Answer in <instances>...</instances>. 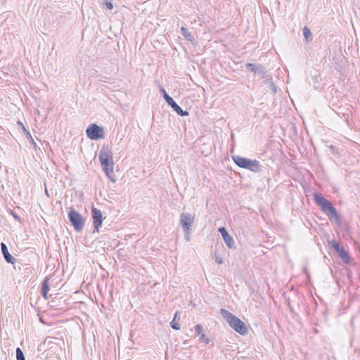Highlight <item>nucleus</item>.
Instances as JSON below:
<instances>
[{"mask_svg": "<svg viewBox=\"0 0 360 360\" xmlns=\"http://www.w3.org/2000/svg\"><path fill=\"white\" fill-rule=\"evenodd\" d=\"M199 341L202 343H204L205 345H208L209 342H210V339L206 336V335L204 333V334H202L201 335H200V338H199Z\"/></svg>", "mask_w": 360, "mask_h": 360, "instance_id": "4be33fe9", "label": "nucleus"}, {"mask_svg": "<svg viewBox=\"0 0 360 360\" xmlns=\"http://www.w3.org/2000/svg\"><path fill=\"white\" fill-rule=\"evenodd\" d=\"M86 134L91 140H98L104 137V129L103 127L93 123L88 126Z\"/></svg>", "mask_w": 360, "mask_h": 360, "instance_id": "0eeeda50", "label": "nucleus"}, {"mask_svg": "<svg viewBox=\"0 0 360 360\" xmlns=\"http://www.w3.org/2000/svg\"><path fill=\"white\" fill-rule=\"evenodd\" d=\"M11 214L13 215V217L16 219V220H18L20 221V217H18V215L15 213L14 212L11 211Z\"/></svg>", "mask_w": 360, "mask_h": 360, "instance_id": "2f4dec72", "label": "nucleus"}, {"mask_svg": "<svg viewBox=\"0 0 360 360\" xmlns=\"http://www.w3.org/2000/svg\"><path fill=\"white\" fill-rule=\"evenodd\" d=\"M18 124L19 126H20V127L22 128V131H23V132H24L25 134H26V133H27V131H29L25 128V127L24 126V124H23L21 122L18 121Z\"/></svg>", "mask_w": 360, "mask_h": 360, "instance_id": "c85d7f7f", "label": "nucleus"}, {"mask_svg": "<svg viewBox=\"0 0 360 360\" xmlns=\"http://www.w3.org/2000/svg\"><path fill=\"white\" fill-rule=\"evenodd\" d=\"M181 34L184 36V39L188 41H193L194 40L193 34L189 32L185 27H181Z\"/></svg>", "mask_w": 360, "mask_h": 360, "instance_id": "2eb2a0df", "label": "nucleus"}, {"mask_svg": "<svg viewBox=\"0 0 360 360\" xmlns=\"http://www.w3.org/2000/svg\"><path fill=\"white\" fill-rule=\"evenodd\" d=\"M1 251L5 261L11 264H14L16 259L9 253L8 247L4 243H1Z\"/></svg>", "mask_w": 360, "mask_h": 360, "instance_id": "9b49d317", "label": "nucleus"}, {"mask_svg": "<svg viewBox=\"0 0 360 360\" xmlns=\"http://www.w3.org/2000/svg\"><path fill=\"white\" fill-rule=\"evenodd\" d=\"M330 148L331 149L332 152L334 153V154H338V149L336 146H333V145H330Z\"/></svg>", "mask_w": 360, "mask_h": 360, "instance_id": "cd10ccee", "label": "nucleus"}, {"mask_svg": "<svg viewBox=\"0 0 360 360\" xmlns=\"http://www.w3.org/2000/svg\"><path fill=\"white\" fill-rule=\"evenodd\" d=\"M245 67H246L247 70H248L249 71L255 72L257 65H256L253 63H248L245 65Z\"/></svg>", "mask_w": 360, "mask_h": 360, "instance_id": "393cba45", "label": "nucleus"}, {"mask_svg": "<svg viewBox=\"0 0 360 360\" xmlns=\"http://www.w3.org/2000/svg\"><path fill=\"white\" fill-rule=\"evenodd\" d=\"M68 217L76 231H81L84 229L85 220L79 212L71 207L68 212Z\"/></svg>", "mask_w": 360, "mask_h": 360, "instance_id": "423d86ee", "label": "nucleus"}, {"mask_svg": "<svg viewBox=\"0 0 360 360\" xmlns=\"http://www.w3.org/2000/svg\"><path fill=\"white\" fill-rule=\"evenodd\" d=\"M184 238L186 241L190 240V233L191 231H188V232H184Z\"/></svg>", "mask_w": 360, "mask_h": 360, "instance_id": "7c9ffc66", "label": "nucleus"}, {"mask_svg": "<svg viewBox=\"0 0 360 360\" xmlns=\"http://www.w3.org/2000/svg\"><path fill=\"white\" fill-rule=\"evenodd\" d=\"M195 220V216L188 212H182L180 215V224L184 232L191 231L192 224Z\"/></svg>", "mask_w": 360, "mask_h": 360, "instance_id": "6e6552de", "label": "nucleus"}, {"mask_svg": "<svg viewBox=\"0 0 360 360\" xmlns=\"http://www.w3.org/2000/svg\"><path fill=\"white\" fill-rule=\"evenodd\" d=\"M25 134L26 135V137L29 140L30 144L34 146V148H36L37 147V143L34 141V139L32 138V136L31 134L30 133V131H27V133Z\"/></svg>", "mask_w": 360, "mask_h": 360, "instance_id": "412c9836", "label": "nucleus"}, {"mask_svg": "<svg viewBox=\"0 0 360 360\" xmlns=\"http://www.w3.org/2000/svg\"><path fill=\"white\" fill-rule=\"evenodd\" d=\"M220 314L227 321L230 327L239 334L244 335L248 333L245 323L228 310L221 309Z\"/></svg>", "mask_w": 360, "mask_h": 360, "instance_id": "7ed1b4c3", "label": "nucleus"}, {"mask_svg": "<svg viewBox=\"0 0 360 360\" xmlns=\"http://www.w3.org/2000/svg\"><path fill=\"white\" fill-rule=\"evenodd\" d=\"M91 217L93 219V226L94 228V231L98 233L103 221L102 212L96 207H92Z\"/></svg>", "mask_w": 360, "mask_h": 360, "instance_id": "1a4fd4ad", "label": "nucleus"}, {"mask_svg": "<svg viewBox=\"0 0 360 360\" xmlns=\"http://www.w3.org/2000/svg\"><path fill=\"white\" fill-rule=\"evenodd\" d=\"M168 105H169L177 115L181 117L188 116L189 112L187 110H183V109L176 103V101L172 98L168 103Z\"/></svg>", "mask_w": 360, "mask_h": 360, "instance_id": "f8f14e48", "label": "nucleus"}, {"mask_svg": "<svg viewBox=\"0 0 360 360\" xmlns=\"http://www.w3.org/2000/svg\"><path fill=\"white\" fill-rule=\"evenodd\" d=\"M160 93L162 94V97L167 102V103L172 98L166 91L164 87L162 86H159Z\"/></svg>", "mask_w": 360, "mask_h": 360, "instance_id": "a211bd4d", "label": "nucleus"}, {"mask_svg": "<svg viewBox=\"0 0 360 360\" xmlns=\"http://www.w3.org/2000/svg\"><path fill=\"white\" fill-rule=\"evenodd\" d=\"M303 35L307 41H311L313 39L312 34L307 27H304L302 30Z\"/></svg>", "mask_w": 360, "mask_h": 360, "instance_id": "f3484780", "label": "nucleus"}, {"mask_svg": "<svg viewBox=\"0 0 360 360\" xmlns=\"http://www.w3.org/2000/svg\"><path fill=\"white\" fill-rule=\"evenodd\" d=\"M171 327L174 330H179L180 329V324L178 322H176L174 319H173L170 322Z\"/></svg>", "mask_w": 360, "mask_h": 360, "instance_id": "a878e982", "label": "nucleus"}, {"mask_svg": "<svg viewBox=\"0 0 360 360\" xmlns=\"http://www.w3.org/2000/svg\"><path fill=\"white\" fill-rule=\"evenodd\" d=\"M314 200L321 207L322 212L326 214L330 220L334 219L337 224L340 225L341 224L340 215L338 213L331 202L324 198L321 193H314Z\"/></svg>", "mask_w": 360, "mask_h": 360, "instance_id": "f257e3e1", "label": "nucleus"}, {"mask_svg": "<svg viewBox=\"0 0 360 360\" xmlns=\"http://www.w3.org/2000/svg\"><path fill=\"white\" fill-rule=\"evenodd\" d=\"M49 278L46 277L41 283V296L46 300H47L49 298L48 292L50 289L49 285Z\"/></svg>", "mask_w": 360, "mask_h": 360, "instance_id": "ddd939ff", "label": "nucleus"}, {"mask_svg": "<svg viewBox=\"0 0 360 360\" xmlns=\"http://www.w3.org/2000/svg\"><path fill=\"white\" fill-rule=\"evenodd\" d=\"M194 328H195V331L197 333V335H201L202 334H204L203 327L200 324L195 325Z\"/></svg>", "mask_w": 360, "mask_h": 360, "instance_id": "b1692460", "label": "nucleus"}, {"mask_svg": "<svg viewBox=\"0 0 360 360\" xmlns=\"http://www.w3.org/2000/svg\"><path fill=\"white\" fill-rule=\"evenodd\" d=\"M214 258L215 262L217 263L218 264H223V262H224L223 259L221 257H220L219 255V254L217 252V251H214Z\"/></svg>", "mask_w": 360, "mask_h": 360, "instance_id": "5701e85b", "label": "nucleus"}, {"mask_svg": "<svg viewBox=\"0 0 360 360\" xmlns=\"http://www.w3.org/2000/svg\"><path fill=\"white\" fill-rule=\"evenodd\" d=\"M330 245L331 247L335 250V251L337 252L338 251H339L342 247H340V244L338 243V241H336L335 240H332L330 241Z\"/></svg>", "mask_w": 360, "mask_h": 360, "instance_id": "aec40b11", "label": "nucleus"}, {"mask_svg": "<svg viewBox=\"0 0 360 360\" xmlns=\"http://www.w3.org/2000/svg\"><path fill=\"white\" fill-rule=\"evenodd\" d=\"M314 200L321 207L322 212L326 214L330 220L334 219L337 224L340 225L341 224L340 215L338 213L331 202L324 198L321 193H314Z\"/></svg>", "mask_w": 360, "mask_h": 360, "instance_id": "f03ea898", "label": "nucleus"}, {"mask_svg": "<svg viewBox=\"0 0 360 360\" xmlns=\"http://www.w3.org/2000/svg\"><path fill=\"white\" fill-rule=\"evenodd\" d=\"M232 159L234 163L240 168L245 169L253 172H259L261 171V165L259 162L257 160H251L240 155H233Z\"/></svg>", "mask_w": 360, "mask_h": 360, "instance_id": "39448f33", "label": "nucleus"}, {"mask_svg": "<svg viewBox=\"0 0 360 360\" xmlns=\"http://www.w3.org/2000/svg\"><path fill=\"white\" fill-rule=\"evenodd\" d=\"M270 86L273 93L276 94L277 91L276 85L273 82H270Z\"/></svg>", "mask_w": 360, "mask_h": 360, "instance_id": "c756f323", "label": "nucleus"}, {"mask_svg": "<svg viewBox=\"0 0 360 360\" xmlns=\"http://www.w3.org/2000/svg\"><path fill=\"white\" fill-rule=\"evenodd\" d=\"M219 232L221 233V236L223 237V239L227 245L228 248L231 249L235 248V242L233 238L229 235L228 231L226 229L225 227H220L218 229Z\"/></svg>", "mask_w": 360, "mask_h": 360, "instance_id": "9d476101", "label": "nucleus"}, {"mask_svg": "<svg viewBox=\"0 0 360 360\" xmlns=\"http://www.w3.org/2000/svg\"><path fill=\"white\" fill-rule=\"evenodd\" d=\"M16 359L17 360H25V355L20 347H17L16 350Z\"/></svg>", "mask_w": 360, "mask_h": 360, "instance_id": "6ab92c4d", "label": "nucleus"}, {"mask_svg": "<svg viewBox=\"0 0 360 360\" xmlns=\"http://www.w3.org/2000/svg\"><path fill=\"white\" fill-rule=\"evenodd\" d=\"M104 4L109 10H112L113 8V4L110 1H105Z\"/></svg>", "mask_w": 360, "mask_h": 360, "instance_id": "bb28decb", "label": "nucleus"}, {"mask_svg": "<svg viewBox=\"0 0 360 360\" xmlns=\"http://www.w3.org/2000/svg\"><path fill=\"white\" fill-rule=\"evenodd\" d=\"M184 345L187 344V340H185V341L184 342Z\"/></svg>", "mask_w": 360, "mask_h": 360, "instance_id": "72a5a7b5", "label": "nucleus"}, {"mask_svg": "<svg viewBox=\"0 0 360 360\" xmlns=\"http://www.w3.org/2000/svg\"><path fill=\"white\" fill-rule=\"evenodd\" d=\"M98 158L103 171L108 178L114 181L111 176L113 174L114 162L112 153L108 146H103L99 153Z\"/></svg>", "mask_w": 360, "mask_h": 360, "instance_id": "20e7f679", "label": "nucleus"}, {"mask_svg": "<svg viewBox=\"0 0 360 360\" xmlns=\"http://www.w3.org/2000/svg\"><path fill=\"white\" fill-rule=\"evenodd\" d=\"M337 253L345 263L349 264L351 262V257L349 256V252L345 250L343 248H342L339 251H338Z\"/></svg>", "mask_w": 360, "mask_h": 360, "instance_id": "4468645a", "label": "nucleus"}, {"mask_svg": "<svg viewBox=\"0 0 360 360\" xmlns=\"http://www.w3.org/2000/svg\"><path fill=\"white\" fill-rule=\"evenodd\" d=\"M178 314H179V312H178V311H176V312L175 313V314H174V319H174V320L176 321V319H177V316H178Z\"/></svg>", "mask_w": 360, "mask_h": 360, "instance_id": "473e14b6", "label": "nucleus"}, {"mask_svg": "<svg viewBox=\"0 0 360 360\" xmlns=\"http://www.w3.org/2000/svg\"><path fill=\"white\" fill-rule=\"evenodd\" d=\"M255 73L258 75L260 78H264L266 75V70L262 65H257Z\"/></svg>", "mask_w": 360, "mask_h": 360, "instance_id": "dca6fc26", "label": "nucleus"}]
</instances>
